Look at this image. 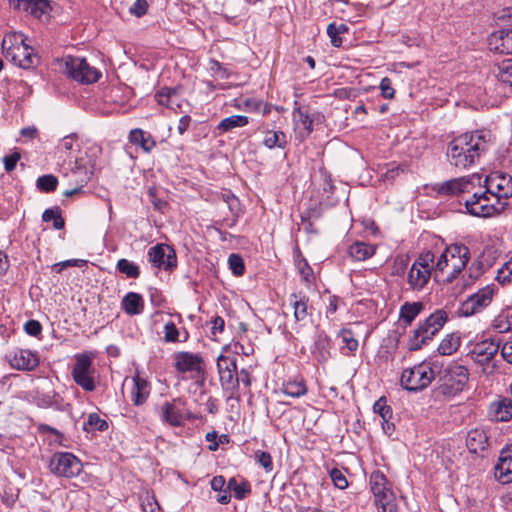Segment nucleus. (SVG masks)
Here are the masks:
<instances>
[{"label": "nucleus", "mask_w": 512, "mask_h": 512, "mask_svg": "<svg viewBox=\"0 0 512 512\" xmlns=\"http://www.w3.org/2000/svg\"><path fill=\"white\" fill-rule=\"evenodd\" d=\"M10 365L18 370L31 371L39 365V358L36 353L22 349L11 358Z\"/></svg>", "instance_id": "nucleus-22"}, {"label": "nucleus", "mask_w": 512, "mask_h": 512, "mask_svg": "<svg viewBox=\"0 0 512 512\" xmlns=\"http://www.w3.org/2000/svg\"><path fill=\"white\" fill-rule=\"evenodd\" d=\"M488 46L491 51L499 54H512V39L509 29L493 32L488 38Z\"/></svg>", "instance_id": "nucleus-21"}, {"label": "nucleus", "mask_w": 512, "mask_h": 512, "mask_svg": "<svg viewBox=\"0 0 512 512\" xmlns=\"http://www.w3.org/2000/svg\"><path fill=\"white\" fill-rule=\"evenodd\" d=\"M294 120H295L296 128L298 130H300V132L302 133L303 136H308L312 132L313 120L302 109H300V108L295 109Z\"/></svg>", "instance_id": "nucleus-37"}, {"label": "nucleus", "mask_w": 512, "mask_h": 512, "mask_svg": "<svg viewBox=\"0 0 512 512\" xmlns=\"http://www.w3.org/2000/svg\"><path fill=\"white\" fill-rule=\"evenodd\" d=\"M495 477L504 484L512 482V444L501 451L495 466Z\"/></svg>", "instance_id": "nucleus-20"}, {"label": "nucleus", "mask_w": 512, "mask_h": 512, "mask_svg": "<svg viewBox=\"0 0 512 512\" xmlns=\"http://www.w3.org/2000/svg\"><path fill=\"white\" fill-rule=\"evenodd\" d=\"M494 285H487L479 289L476 293L470 295L460 307V312L464 316H472L483 311L488 307L494 297Z\"/></svg>", "instance_id": "nucleus-13"}, {"label": "nucleus", "mask_w": 512, "mask_h": 512, "mask_svg": "<svg viewBox=\"0 0 512 512\" xmlns=\"http://www.w3.org/2000/svg\"><path fill=\"white\" fill-rule=\"evenodd\" d=\"M155 98L160 105L174 110L172 99L176 98L175 89L164 87L156 93Z\"/></svg>", "instance_id": "nucleus-45"}, {"label": "nucleus", "mask_w": 512, "mask_h": 512, "mask_svg": "<svg viewBox=\"0 0 512 512\" xmlns=\"http://www.w3.org/2000/svg\"><path fill=\"white\" fill-rule=\"evenodd\" d=\"M379 88L381 90V95L385 99H393L395 96V89L392 86V81L388 77H384L379 85Z\"/></svg>", "instance_id": "nucleus-55"}, {"label": "nucleus", "mask_w": 512, "mask_h": 512, "mask_svg": "<svg viewBox=\"0 0 512 512\" xmlns=\"http://www.w3.org/2000/svg\"><path fill=\"white\" fill-rule=\"evenodd\" d=\"M2 50L7 60L23 69L32 68L39 61L33 48L25 43V36L20 32L6 33L2 40Z\"/></svg>", "instance_id": "nucleus-3"}, {"label": "nucleus", "mask_w": 512, "mask_h": 512, "mask_svg": "<svg viewBox=\"0 0 512 512\" xmlns=\"http://www.w3.org/2000/svg\"><path fill=\"white\" fill-rule=\"evenodd\" d=\"M469 379L468 369L458 363H450L443 370L437 387L438 394L452 397L463 391Z\"/></svg>", "instance_id": "nucleus-6"}, {"label": "nucleus", "mask_w": 512, "mask_h": 512, "mask_svg": "<svg viewBox=\"0 0 512 512\" xmlns=\"http://www.w3.org/2000/svg\"><path fill=\"white\" fill-rule=\"evenodd\" d=\"M495 78L502 84L512 87V58L505 59L492 68Z\"/></svg>", "instance_id": "nucleus-29"}, {"label": "nucleus", "mask_w": 512, "mask_h": 512, "mask_svg": "<svg viewBox=\"0 0 512 512\" xmlns=\"http://www.w3.org/2000/svg\"><path fill=\"white\" fill-rule=\"evenodd\" d=\"M236 360L235 358H230L228 356L220 355L217 358V368L218 373L224 372V371H230L232 368H236Z\"/></svg>", "instance_id": "nucleus-54"}, {"label": "nucleus", "mask_w": 512, "mask_h": 512, "mask_svg": "<svg viewBox=\"0 0 512 512\" xmlns=\"http://www.w3.org/2000/svg\"><path fill=\"white\" fill-rule=\"evenodd\" d=\"M489 131L476 130L455 137L448 145L447 158L451 165L466 169L475 165L489 149Z\"/></svg>", "instance_id": "nucleus-1"}, {"label": "nucleus", "mask_w": 512, "mask_h": 512, "mask_svg": "<svg viewBox=\"0 0 512 512\" xmlns=\"http://www.w3.org/2000/svg\"><path fill=\"white\" fill-rule=\"evenodd\" d=\"M464 204L469 214L487 218L501 213L506 202L499 201L485 188L483 192H473L469 198L464 199Z\"/></svg>", "instance_id": "nucleus-7"}, {"label": "nucleus", "mask_w": 512, "mask_h": 512, "mask_svg": "<svg viewBox=\"0 0 512 512\" xmlns=\"http://www.w3.org/2000/svg\"><path fill=\"white\" fill-rule=\"evenodd\" d=\"M149 262L156 268L172 270L177 266L174 249L166 244H157L148 250Z\"/></svg>", "instance_id": "nucleus-14"}, {"label": "nucleus", "mask_w": 512, "mask_h": 512, "mask_svg": "<svg viewBox=\"0 0 512 512\" xmlns=\"http://www.w3.org/2000/svg\"><path fill=\"white\" fill-rule=\"evenodd\" d=\"M81 461L70 452H58L53 454L49 461V469L56 476L72 478L82 471Z\"/></svg>", "instance_id": "nucleus-10"}, {"label": "nucleus", "mask_w": 512, "mask_h": 512, "mask_svg": "<svg viewBox=\"0 0 512 512\" xmlns=\"http://www.w3.org/2000/svg\"><path fill=\"white\" fill-rule=\"evenodd\" d=\"M330 346V340L326 334L320 332L315 341V347L320 352L321 356L324 357V352H327Z\"/></svg>", "instance_id": "nucleus-59"}, {"label": "nucleus", "mask_w": 512, "mask_h": 512, "mask_svg": "<svg viewBox=\"0 0 512 512\" xmlns=\"http://www.w3.org/2000/svg\"><path fill=\"white\" fill-rule=\"evenodd\" d=\"M338 336L341 338L344 346L341 349H347L349 352H354L358 348V340L355 339L354 334L349 329H342Z\"/></svg>", "instance_id": "nucleus-46"}, {"label": "nucleus", "mask_w": 512, "mask_h": 512, "mask_svg": "<svg viewBox=\"0 0 512 512\" xmlns=\"http://www.w3.org/2000/svg\"><path fill=\"white\" fill-rule=\"evenodd\" d=\"M298 271L302 277V279L306 282V284L310 285L315 277L313 269L310 267L308 262L305 259H301L297 262Z\"/></svg>", "instance_id": "nucleus-50"}, {"label": "nucleus", "mask_w": 512, "mask_h": 512, "mask_svg": "<svg viewBox=\"0 0 512 512\" xmlns=\"http://www.w3.org/2000/svg\"><path fill=\"white\" fill-rule=\"evenodd\" d=\"M485 188L489 193L504 201L512 196V177L502 173H493L485 178Z\"/></svg>", "instance_id": "nucleus-15"}, {"label": "nucleus", "mask_w": 512, "mask_h": 512, "mask_svg": "<svg viewBox=\"0 0 512 512\" xmlns=\"http://www.w3.org/2000/svg\"><path fill=\"white\" fill-rule=\"evenodd\" d=\"M249 123V119L244 115H232L222 119L217 125V130L220 133H226L234 128L244 127Z\"/></svg>", "instance_id": "nucleus-34"}, {"label": "nucleus", "mask_w": 512, "mask_h": 512, "mask_svg": "<svg viewBox=\"0 0 512 512\" xmlns=\"http://www.w3.org/2000/svg\"><path fill=\"white\" fill-rule=\"evenodd\" d=\"M179 337V331L176 325L169 321L164 325V341L167 343L177 342Z\"/></svg>", "instance_id": "nucleus-52"}, {"label": "nucleus", "mask_w": 512, "mask_h": 512, "mask_svg": "<svg viewBox=\"0 0 512 512\" xmlns=\"http://www.w3.org/2000/svg\"><path fill=\"white\" fill-rule=\"evenodd\" d=\"M14 9L23 10L37 19L47 18L51 12L48 0H14Z\"/></svg>", "instance_id": "nucleus-19"}, {"label": "nucleus", "mask_w": 512, "mask_h": 512, "mask_svg": "<svg viewBox=\"0 0 512 512\" xmlns=\"http://www.w3.org/2000/svg\"><path fill=\"white\" fill-rule=\"evenodd\" d=\"M100 153V147L91 146L85 152L86 159L83 157L76 158L71 171L74 176H77V182L80 183V185L86 184L90 176L98 168V156Z\"/></svg>", "instance_id": "nucleus-12"}, {"label": "nucleus", "mask_w": 512, "mask_h": 512, "mask_svg": "<svg viewBox=\"0 0 512 512\" xmlns=\"http://www.w3.org/2000/svg\"><path fill=\"white\" fill-rule=\"evenodd\" d=\"M129 140L132 144L139 145L145 152H150L156 145L151 135L141 129L131 130Z\"/></svg>", "instance_id": "nucleus-32"}, {"label": "nucleus", "mask_w": 512, "mask_h": 512, "mask_svg": "<svg viewBox=\"0 0 512 512\" xmlns=\"http://www.w3.org/2000/svg\"><path fill=\"white\" fill-rule=\"evenodd\" d=\"M435 256L431 251L421 253L409 269L407 283L411 290L421 291L429 282Z\"/></svg>", "instance_id": "nucleus-8"}, {"label": "nucleus", "mask_w": 512, "mask_h": 512, "mask_svg": "<svg viewBox=\"0 0 512 512\" xmlns=\"http://www.w3.org/2000/svg\"><path fill=\"white\" fill-rule=\"evenodd\" d=\"M83 429L87 432L105 431L108 429V423L102 419L97 413H90L87 421L83 424Z\"/></svg>", "instance_id": "nucleus-40"}, {"label": "nucleus", "mask_w": 512, "mask_h": 512, "mask_svg": "<svg viewBox=\"0 0 512 512\" xmlns=\"http://www.w3.org/2000/svg\"><path fill=\"white\" fill-rule=\"evenodd\" d=\"M228 264L229 268L235 276H242L244 274V261L239 254H231L228 258Z\"/></svg>", "instance_id": "nucleus-48"}, {"label": "nucleus", "mask_w": 512, "mask_h": 512, "mask_svg": "<svg viewBox=\"0 0 512 512\" xmlns=\"http://www.w3.org/2000/svg\"><path fill=\"white\" fill-rule=\"evenodd\" d=\"M489 415L497 422L509 421L512 418V399L503 398L492 402L489 407Z\"/></svg>", "instance_id": "nucleus-23"}, {"label": "nucleus", "mask_w": 512, "mask_h": 512, "mask_svg": "<svg viewBox=\"0 0 512 512\" xmlns=\"http://www.w3.org/2000/svg\"><path fill=\"white\" fill-rule=\"evenodd\" d=\"M330 478L335 487H337L338 489L343 490L348 487V481L341 470L333 468L330 471Z\"/></svg>", "instance_id": "nucleus-51"}, {"label": "nucleus", "mask_w": 512, "mask_h": 512, "mask_svg": "<svg viewBox=\"0 0 512 512\" xmlns=\"http://www.w3.org/2000/svg\"><path fill=\"white\" fill-rule=\"evenodd\" d=\"M480 184L481 176L479 174H473L470 177H461L443 182L438 185L437 192L442 195L470 193L475 185Z\"/></svg>", "instance_id": "nucleus-16"}, {"label": "nucleus", "mask_w": 512, "mask_h": 512, "mask_svg": "<svg viewBox=\"0 0 512 512\" xmlns=\"http://www.w3.org/2000/svg\"><path fill=\"white\" fill-rule=\"evenodd\" d=\"M174 367L178 372H204V360L199 354L181 351L174 354Z\"/></svg>", "instance_id": "nucleus-17"}, {"label": "nucleus", "mask_w": 512, "mask_h": 512, "mask_svg": "<svg viewBox=\"0 0 512 512\" xmlns=\"http://www.w3.org/2000/svg\"><path fill=\"white\" fill-rule=\"evenodd\" d=\"M423 309L424 304L422 302H405L400 307L399 320L403 321L406 326H409Z\"/></svg>", "instance_id": "nucleus-30"}, {"label": "nucleus", "mask_w": 512, "mask_h": 512, "mask_svg": "<svg viewBox=\"0 0 512 512\" xmlns=\"http://www.w3.org/2000/svg\"><path fill=\"white\" fill-rule=\"evenodd\" d=\"M376 248L365 242H355L349 247V255L356 261H364L375 254Z\"/></svg>", "instance_id": "nucleus-31"}, {"label": "nucleus", "mask_w": 512, "mask_h": 512, "mask_svg": "<svg viewBox=\"0 0 512 512\" xmlns=\"http://www.w3.org/2000/svg\"><path fill=\"white\" fill-rule=\"evenodd\" d=\"M142 508L144 512H158L160 510V507L154 497L150 496H147L146 501H143Z\"/></svg>", "instance_id": "nucleus-63"}, {"label": "nucleus", "mask_w": 512, "mask_h": 512, "mask_svg": "<svg viewBox=\"0 0 512 512\" xmlns=\"http://www.w3.org/2000/svg\"><path fill=\"white\" fill-rule=\"evenodd\" d=\"M282 392L287 396L299 398L307 393V387L303 379H294L283 384Z\"/></svg>", "instance_id": "nucleus-36"}, {"label": "nucleus", "mask_w": 512, "mask_h": 512, "mask_svg": "<svg viewBox=\"0 0 512 512\" xmlns=\"http://www.w3.org/2000/svg\"><path fill=\"white\" fill-rule=\"evenodd\" d=\"M94 373L95 369L91 357L87 354L77 355L71 372L74 382L84 391H94L96 388Z\"/></svg>", "instance_id": "nucleus-11"}, {"label": "nucleus", "mask_w": 512, "mask_h": 512, "mask_svg": "<svg viewBox=\"0 0 512 512\" xmlns=\"http://www.w3.org/2000/svg\"><path fill=\"white\" fill-rule=\"evenodd\" d=\"M373 410L375 413L381 416L382 420L391 419L392 417V409L389 405H387V401L384 397L379 398L374 403Z\"/></svg>", "instance_id": "nucleus-49"}, {"label": "nucleus", "mask_w": 512, "mask_h": 512, "mask_svg": "<svg viewBox=\"0 0 512 512\" xmlns=\"http://www.w3.org/2000/svg\"><path fill=\"white\" fill-rule=\"evenodd\" d=\"M221 385L225 389H234L239 385V377L237 375V367L232 368L230 371L219 373Z\"/></svg>", "instance_id": "nucleus-44"}, {"label": "nucleus", "mask_w": 512, "mask_h": 512, "mask_svg": "<svg viewBox=\"0 0 512 512\" xmlns=\"http://www.w3.org/2000/svg\"><path fill=\"white\" fill-rule=\"evenodd\" d=\"M405 167L392 163L390 167L381 175L384 181H393L401 172H404Z\"/></svg>", "instance_id": "nucleus-57"}, {"label": "nucleus", "mask_w": 512, "mask_h": 512, "mask_svg": "<svg viewBox=\"0 0 512 512\" xmlns=\"http://www.w3.org/2000/svg\"><path fill=\"white\" fill-rule=\"evenodd\" d=\"M255 458L266 472H271L273 470V462L270 453L265 451H256Z\"/></svg>", "instance_id": "nucleus-53"}, {"label": "nucleus", "mask_w": 512, "mask_h": 512, "mask_svg": "<svg viewBox=\"0 0 512 512\" xmlns=\"http://www.w3.org/2000/svg\"><path fill=\"white\" fill-rule=\"evenodd\" d=\"M375 505L378 512H397L396 498L392 491L375 497Z\"/></svg>", "instance_id": "nucleus-39"}, {"label": "nucleus", "mask_w": 512, "mask_h": 512, "mask_svg": "<svg viewBox=\"0 0 512 512\" xmlns=\"http://www.w3.org/2000/svg\"><path fill=\"white\" fill-rule=\"evenodd\" d=\"M234 497L238 500H243L251 494V486L247 480H242L233 490Z\"/></svg>", "instance_id": "nucleus-56"}, {"label": "nucleus", "mask_w": 512, "mask_h": 512, "mask_svg": "<svg viewBox=\"0 0 512 512\" xmlns=\"http://www.w3.org/2000/svg\"><path fill=\"white\" fill-rule=\"evenodd\" d=\"M448 320V315L443 309H438L428 316L424 321L419 322L408 341V350L417 351L431 341Z\"/></svg>", "instance_id": "nucleus-4"}, {"label": "nucleus", "mask_w": 512, "mask_h": 512, "mask_svg": "<svg viewBox=\"0 0 512 512\" xmlns=\"http://www.w3.org/2000/svg\"><path fill=\"white\" fill-rule=\"evenodd\" d=\"M20 153L14 152L3 158L4 167L7 172H11L15 169L17 162L20 160Z\"/></svg>", "instance_id": "nucleus-61"}, {"label": "nucleus", "mask_w": 512, "mask_h": 512, "mask_svg": "<svg viewBox=\"0 0 512 512\" xmlns=\"http://www.w3.org/2000/svg\"><path fill=\"white\" fill-rule=\"evenodd\" d=\"M369 484L374 498L391 491V489L387 487L385 475L380 471H374L370 475Z\"/></svg>", "instance_id": "nucleus-35"}, {"label": "nucleus", "mask_w": 512, "mask_h": 512, "mask_svg": "<svg viewBox=\"0 0 512 512\" xmlns=\"http://www.w3.org/2000/svg\"><path fill=\"white\" fill-rule=\"evenodd\" d=\"M437 368L436 363L422 362L404 369L400 379L402 387L413 392L425 389L434 380Z\"/></svg>", "instance_id": "nucleus-5"}, {"label": "nucleus", "mask_w": 512, "mask_h": 512, "mask_svg": "<svg viewBox=\"0 0 512 512\" xmlns=\"http://www.w3.org/2000/svg\"><path fill=\"white\" fill-rule=\"evenodd\" d=\"M65 73L73 80L82 84L97 82L101 72L90 66L84 58L68 56L65 59Z\"/></svg>", "instance_id": "nucleus-9"}, {"label": "nucleus", "mask_w": 512, "mask_h": 512, "mask_svg": "<svg viewBox=\"0 0 512 512\" xmlns=\"http://www.w3.org/2000/svg\"><path fill=\"white\" fill-rule=\"evenodd\" d=\"M116 267L120 273L125 274L128 278L136 279L140 275L139 267L125 258L118 260Z\"/></svg>", "instance_id": "nucleus-41"}, {"label": "nucleus", "mask_w": 512, "mask_h": 512, "mask_svg": "<svg viewBox=\"0 0 512 512\" xmlns=\"http://www.w3.org/2000/svg\"><path fill=\"white\" fill-rule=\"evenodd\" d=\"M148 9V3L146 0H136L134 4L129 8L131 14L141 17L146 14Z\"/></svg>", "instance_id": "nucleus-60"}, {"label": "nucleus", "mask_w": 512, "mask_h": 512, "mask_svg": "<svg viewBox=\"0 0 512 512\" xmlns=\"http://www.w3.org/2000/svg\"><path fill=\"white\" fill-rule=\"evenodd\" d=\"M501 355L505 361L512 364V340L506 341L501 347Z\"/></svg>", "instance_id": "nucleus-64"}, {"label": "nucleus", "mask_w": 512, "mask_h": 512, "mask_svg": "<svg viewBox=\"0 0 512 512\" xmlns=\"http://www.w3.org/2000/svg\"><path fill=\"white\" fill-rule=\"evenodd\" d=\"M500 349V343L485 339L476 343L471 351L473 360L481 365L489 363Z\"/></svg>", "instance_id": "nucleus-18"}, {"label": "nucleus", "mask_w": 512, "mask_h": 512, "mask_svg": "<svg viewBox=\"0 0 512 512\" xmlns=\"http://www.w3.org/2000/svg\"><path fill=\"white\" fill-rule=\"evenodd\" d=\"M287 137L282 131H266L263 139V145L269 149L275 147L285 148L287 145Z\"/></svg>", "instance_id": "nucleus-38"}, {"label": "nucleus", "mask_w": 512, "mask_h": 512, "mask_svg": "<svg viewBox=\"0 0 512 512\" xmlns=\"http://www.w3.org/2000/svg\"><path fill=\"white\" fill-rule=\"evenodd\" d=\"M470 259V251L464 244L448 246L434 265L435 278L451 283L466 267Z\"/></svg>", "instance_id": "nucleus-2"}, {"label": "nucleus", "mask_w": 512, "mask_h": 512, "mask_svg": "<svg viewBox=\"0 0 512 512\" xmlns=\"http://www.w3.org/2000/svg\"><path fill=\"white\" fill-rule=\"evenodd\" d=\"M122 309L130 316L139 315L144 310L143 297L135 292L127 293L121 301Z\"/></svg>", "instance_id": "nucleus-28"}, {"label": "nucleus", "mask_w": 512, "mask_h": 512, "mask_svg": "<svg viewBox=\"0 0 512 512\" xmlns=\"http://www.w3.org/2000/svg\"><path fill=\"white\" fill-rule=\"evenodd\" d=\"M42 220L44 222L53 221V227L57 230L63 229L65 226V220L58 207L46 209L42 214Z\"/></svg>", "instance_id": "nucleus-42"}, {"label": "nucleus", "mask_w": 512, "mask_h": 512, "mask_svg": "<svg viewBox=\"0 0 512 512\" xmlns=\"http://www.w3.org/2000/svg\"><path fill=\"white\" fill-rule=\"evenodd\" d=\"M309 298L303 293H292L289 303L293 308L294 318L297 322L305 321L308 318Z\"/></svg>", "instance_id": "nucleus-26"}, {"label": "nucleus", "mask_w": 512, "mask_h": 512, "mask_svg": "<svg viewBox=\"0 0 512 512\" xmlns=\"http://www.w3.org/2000/svg\"><path fill=\"white\" fill-rule=\"evenodd\" d=\"M24 331L33 337H37L42 332V325L37 320H29L24 325Z\"/></svg>", "instance_id": "nucleus-58"}, {"label": "nucleus", "mask_w": 512, "mask_h": 512, "mask_svg": "<svg viewBox=\"0 0 512 512\" xmlns=\"http://www.w3.org/2000/svg\"><path fill=\"white\" fill-rule=\"evenodd\" d=\"M150 394V385L148 381L138 374L133 377V387L131 390V401L134 405H142L146 402Z\"/></svg>", "instance_id": "nucleus-24"}, {"label": "nucleus", "mask_w": 512, "mask_h": 512, "mask_svg": "<svg viewBox=\"0 0 512 512\" xmlns=\"http://www.w3.org/2000/svg\"><path fill=\"white\" fill-rule=\"evenodd\" d=\"M58 185V179L52 174H46L40 176L36 181V187L45 193H50L56 190Z\"/></svg>", "instance_id": "nucleus-43"}, {"label": "nucleus", "mask_w": 512, "mask_h": 512, "mask_svg": "<svg viewBox=\"0 0 512 512\" xmlns=\"http://www.w3.org/2000/svg\"><path fill=\"white\" fill-rule=\"evenodd\" d=\"M327 34L330 37L331 44L334 47H340L341 46L342 39L338 36L339 34H338L337 30H336V24L335 23H330L327 26Z\"/></svg>", "instance_id": "nucleus-62"}, {"label": "nucleus", "mask_w": 512, "mask_h": 512, "mask_svg": "<svg viewBox=\"0 0 512 512\" xmlns=\"http://www.w3.org/2000/svg\"><path fill=\"white\" fill-rule=\"evenodd\" d=\"M161 420L171 426L178 427L183 424V415L176 406V401L165 402L161 407Z\"/></svg>", "instance_id": "nucleus-27"}, {"label": "nucleus", "mask_w": 512, "mask_h": 512, "mask_svg": "<svg viewBox=\"0 0 512 512\" xmlns=\"http://www.w3.org/2000/svg\"><path fill=\"white\" fill-rule=\"evenodd\" d=\"M466 445L470 452L480 453L488 446L487 433L482 429H473L468 432L466 438Z\"/></svg>", "instance_id": "nucleus-25"}, {"label": "nucleus", "mask_w": 512, "mask_h": 512, "mask_svg": "<svg viewBox=\"0 0 512 512\" xmlns=\"http://www.w3.org/2000/svg\"><path fill=\"white\" fill-rule=\"evenodd\" d=\"M461 344V337L458 333L447 334L438 346L441 355L449 356L458 350Z\"/></svg>", "instance_id": "nucleus-33"}, {"label": "nucleus", "mask_w": 512, "mask_h": 512, "mask_svg": "<svg viewBox=\"0 0 512 512\" xmlns=\"http://www.w3.org/2000/svg\"><path fill=\"white\" fill-rule=\"evenodd\" d=\"M496 279L502 285L512 282V258L498 270Z\"/></svg>", "instance_id": "nucleus-47"}]
</instances>
